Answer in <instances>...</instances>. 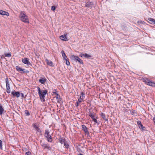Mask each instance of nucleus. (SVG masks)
<instances>
[{
  "label": "nucleus",
  "instance_id": "18",
  "mask_svg": "<svg viewBox=\"0 0 155 155\" xmlns=\"http://www.w3.org/2000/svg\"><path fill=\"white\" fill-rule=\"evenodd\" d=\"M0 14L3 15L8 16L9 14L8 12L0 10Z\"/></svg>",
  "mask_w": 155,
  "mask_h": 155
},
{
  "label": "nucleus",
  "instance_id": "30",
  "mask_svg": "<svg viewBox=\"0 0 155 155\" xmlns=\"http://www.w3.org/2000/svg\"><path fill=\"white\" fill-rule=\"evenodd\" d=\"M25 114L27 116H29L30 115V114L29 111L28 110H25Z\"/></svg>",
  "mask_w": 155,
  "mask_h": 155
},
{
  "label": "nucleus",
  "instance_id": "14",
  "mask_svg": "<svg viewBox=\"0 0 155 155\" xmlns=\"http://www.w3.org/2000/svg\"><path fill=\"white\" fill-rule=\"evenodd\" d=\"M67 34H64V35H61L60 37V38L62 41H67L68 40V39L67 38Z\"/></svg>",
  "mask_w": 155,
  "mask_h": 155
},
{
  "label": "nucleus",
  "instance_id": "6",
  "mask_svg": "<svg viewBox=\"0 0 155 155\" xmlns=\"http://www.w3.org/2000/svg\"><path fill=\"white\" fill-rule=\"evenodd\" d=\"M71 58L76 61H78L79 63L81 64H83L82 61L81 60V59H80L78 56L72 55L71 56Z\"/></svg>",
  "mask_w": 155,
  "mask_h": 155
},
{
  "label": "nucleus",
  "instance_id": "12",
  "mask_svg": "<svg viewBox=\"0 0 155 155\" xmlns=\"http://www.w3.org/2000/svg\"><path fill=\"white\" fill-rule=\"evenodd\" d=\"M137 124L139 126V127L140 129H141L142 131H144L145 130V127H144L143 126V125L141 124V123L140 121H137Z\"/></svg>",
  "mask_w": 155,
  "mask_h": 155
},
{
  "label": "nucleus",
  "instance_id": "13",
  "mask_svg": "<svg viewBox=\"0 0 155 155\" xmlns=\"http://www.w3.org/2000/svg\"><path fill=\"white\" fill-rule=\"evenodd\" d=\"M33 126L34 128L37 131V133H38L39 134H41V132L40 129L35 124H33Z\"/></svg>",
  "mask_w": 155,
  "mask_h": 155
},
{
  "label": "nucleus",
  "instance_id": "34",
  "mask_svg": "<svg viewBox=\"0 0 155 155\" xmlns=\"http://www.w3.org/2000/svg\"><path fill=\"white\" fill-rule=\"evenodd\" d=\"M56 7L55 6H52L51 7V10L53 11H54L55 10Z\"/></svg>",
  "mask_w": 155,
  "mask_h": 155
},
{
  "label": "nucleus",
  "instance_id": "27",
  "mask_svg": "<svg viewBox=\"0 0 155 155\" xmlns=\"http://www.w3.org/2000/svg\"><path fill=\"white\" fill-rule=\"evenodd\" d=\"M149 21H150V23L152 24L154 23V22L155 21V19H153V18H148Z\"/></svg>",
  "mask_w": 155,
  "mask_h": 155
},
{
  "label": "nucleus",
  "instance_id": "20",
  "mask_svg": "<svg viewBox=\"0 0 155 155\" xmlns=\"http://www.w3.org/2000/svg\"><path fill=\"white\" fill-rule=\"evenodd\" d=\"M69 141H66L64 143V147L66 148L67 150H68L69 148Z\"/></svg>",
  "mask_w": 155,
  "mask_h": 155
},
{
  "label": "nucleus",
  "instance_id": "21",
  "mask_svg": "<svg viewBox=\"0 0 155 155\" xmlns=\"http://www.w3.org/2000/svg\"><path fill=\"white\" fill-rule=\"evenodd\" d=\"M55 97L58 100V103H60L61 99L60 97V96L58 94H57V95L55 96Z\"/></svg>",
  "mask_w": 155,
  "mask_h": 155
},
{
  "label": "nucleus",
  "instance_id": "4",
  "mask_svg": "<svg viewBox=\"0 0 155 155\" xmlns=\"http://www.w3.org/2000/svg\"><path fill=\"white\" fill-rule=\"evenodd\" d=\"M143 81L147 85L153 87H155V83L149 80L147 78H143Z\"/></svg>",
  "mask_w": 155,
  "mask_h": 155
},
{
  "label": "nucleus",
  "instance_id": "22",
  "mask_svg": "<svg viewBox=\"0 0 155 155\" xmlns=\"http://www.w3.org/2000/svg\"><path fill=\"white\" fill-rule=\"evenodd\" d=\"M81 55V57H85L86 58H89L90 57H91V55L86 54H81V55Z\"/></svg>",
  "mask_w": 155,
  "mask_h": 155
},
{
  "label": "nucleus",
  "instance_id": "24",
  "mask_svg": "<svg viewBox=\"0 0 155 155\" xmlns=\"http://www.w3.org/2000/svg\"><path fill=\"white\" fill-rule=\"evenodd\" d=\"M101 115L103 119L105 120V121H108V119L106 118V116L104 114L102 113L101 114Z\"/></svg>",
  "mask_w": 155,
  "mask_h": 155
},
{
  "label": "nucleus",
  "instance_id": "25",
  "mask_svg": "<svg viewBox=\"0 0 155 155\" xmlns=\"http://www.w3.org/2000/svg\"><path fill=\"white\" fill-rule=\"evenodd\" d=\"M46 62H47V64L48 65H49L51 66H52V64H53V63L51 61H49L48 60L46 59Z\"/></svg>",
  "mask_w": 155,
  "mask_h": 155
},
{
  "label": "nucleus",
  "instance_id": "33",
  "mask_svg": "<svg viewBox=\"0 0 155 155\" xmlns=\"http://www.w3.org/2000/svg\"><path fill=\"white\" fill-rule=\"evenodd\" d=\"M65 60L66 61V64L67 65H70V63L69 61H68V60H67V59H66V60Z\"/></svg>",
  "mask_w": 155,
  "mask_h": 155
},
{
  "label": "nucleus",
  "instance_id": "5",
  "mask_svg": "<svg viewBox=\"0 0 155 155\" xmlns=\"http://www.w3.org/2000/svg\"><path fill=\"white\" fill-rule=\"evenodd\" d=\"M41 145L42 147L44 149H47L49 150H50L51 149L50 145L48 143H42V141L41 140L40 141Z\"/></svg>",
  "mask_w": 155,
  "mask_h": 155
},
{
  "label": "nucleus",
  "instance_id": "28",
  "mask_svg": "<svg viewBox=\"0 0 155 155\" xmlns=\"http://www.w3.org/2000/svg\"><path fill=\"white\" fill-rule=\"evenodd\" d=\"M130 113L132 115L134 116H136L137 115L136 112L134 110H131Z\"/></svg>",
  "mask_w": 155,
  "mask_h": 155
},
{
  "label": "nucleus",
  "instance_id": "23",
  "mask_svg": "<svg viewBox=\"0 0 155 155\" xmlns=\"http://www.w3.org/2000/svg\"><path fill=\"white\" fill-rule=\"evenodd\" d=\"M39 81L41 84H44L46 81V79L44 78H41Z\"/></svg>",
  "mask_w": 155,
  "mask_h": 155
},
{
  "label": "nucleus",
  "instance_id": "37",
  "mask_svg": "<svg viewBox=\"0 0 155 155\" xmlns=\"http://www.w3.org/2000/svg\"><path fill=\"white\" fill-rule=\"evenodd\" d=\"M31 153L29 151L25 153V155H31Z\"/></svg>",
  "mask_w": 155,
  "mask_h": 155
},
{
  "label": "nucleus",
  "instance_id": "19",
  "mask_svg": "<svg viewBox=\"0 0 155 155\" xmlns=\"http://www.w3.org/2000/svg\"><path fill=\"white\" fill-rule=\"evenodd\" d=\"M59 141L60 143L61 144H64V143L66 141L65 140L64 138L61 137H60L59 138Z\"/></svg>",
  "mask_w": 155,
  "mask_h": 155
},
{
  "label": "nucleus",
  "instance_id": "10",
  "mask_svg": "<svg viewBox=\"0 0 155 155\" xmlns=\"http://www.w3.org/2000/svg\"><path fill=\"white\" fill-rule=\"evenodd\" d=\"M82 130L84 131L86 134L87 135H89V133L88 130V129L87 127L84 125H82Z\"/></svg>",
  "mask_w": 155,
  "mask_h": 155
},
{
  "label": "nucleus",
  "instance_id": "31",
  "mask_svg": "<svg viewBox=\"0 0 155 155\" xmlns=\"http://www.w3.org/2000/svg\"><path fill=\"white\" fill-rule=\"evenodd\" d=\"M83 100V98H79L77 102H78L79 103H80V102L82 101Z\"/></svg>",
  "mask_w": 155,
  "mask_h": 155
},
{
  "label": "nucleus",
  "instance_id": "39",
  "mask_svg": "<svg viewBox=\"0 0 155 155\" xmlns=\"http://www.w3.org/2000/svg\"><path fill=\"white\" fill-rule=\"evenodd\" d=\"M80 103H79L78 102H77L76 103V106L77 107H78V106H79V104Z\"/></svg>",
  "mask_w": 155,
  "mask_h": 155
},
{
  "label": "nucleus",
  "instance_id": "35",
  "mask_svg": "<svg viewBox=\"0 0 155 155\" xmlns=\"http://www.w3.org/2000/svg\"><path fill=\"white\" fill-rule=\"evenodd\" d=\"M5 57H11V54L10 53H7L5 54Z\"/></svg>",
  "mask_w": 155,
  "mask_h": 155
},
{
  "label": "nucleus",
  "instance_id": "9",
  "mask_svg": "<svg viewBox=\"0 0 155 155\" xmlns=\"http://www.w3.org/2000/svg\"><path fill=\"white\" fill-rule=\"evenodd\" d=\"M12 94L14 97H20L21 93L19 91H16L15 90H14L12 92Z\"/></svg>",
  "mask_w": 155,
  "mask_h": 155
},
{
  "label": "nucleus",
  "instance_id": "2",
  "mask_svg": "<svg viewBox=\"0 0 155 155\" xmlns=\"http://www.w3.org/2000/svg\"><path fill=\"white\" fill-rule=\"evenodd\" d=\"M20 17L21 20L25 23H28L29 21L28 16L25 12H21L20 14Z\"/></svg>",
  "mask_w": 155,
  "mask_h": 155
},
{
  "label": "nucleus",
  "instance_id": "1",
  "mask_svg": "<svg viewBox=\"0 0 155 155\" xmlns=\"http://www.w3.org/2000/svg\"><path fill=\"white\" fill-rule=\"evenodd\" d=\"M37 88L40 99L41 100L42 102H44L45 101V95L47 94V91L46 90H41L38 87H37Z\"/></svg>",
  "mask_w": 155,
  "mask_h": 155
},
{
  "label": "nucleus",
  "instance_id": "41",
  "mask_svg": "<svg viewBox=\"0 0 155 155\" xmlns=\"http://www.w3.org/2000/svg\"><path fill=\"white\" fill-rule=\"evenodd\" d=\"M4 58V57L3 55H2L1 56V58L2 59Z\"/></svg>",
  "mask_w": 155,
  "mask_h": 155
},
{
  "label": "nucleus",
  "instance_id": "36",
  "mask_svg": "<svg viewBox=\"0 0 155 155\" xmlns=\"http://www.w3.org/2000/svg\"><path fill=\"white\" fill-rule=\"evenodd\" d=\"M53 93L54 94H55L56 95H57V94H58L57 92V91L55 89H54L53 90Z\"/></svg>",
  "mask_w": 155,
  "mask_h": 155
},
{
  "label": "nucleus",
  "instance_id": "32",
  "mask_svg": "<svg viewBox=\"0 0 155 155\" xmlns=\"http://www.w3.org/2000/svg\"><path fill=\"white\" fill-rule=\"evenodd\" d=\"M2 143L1 140H0V149H2Z\"/></svg>",
  "mask_w": 155,
  "mask_h": 155
},
{
  "label": "nucleus",
  "instance_id": "17",
  "mask_svg": "<svg viewBox=\"0 0 155 155\" xmlns=\"http://www.w3.org/2000/svg\"><path fill=\"white\" fill-rule=\"evenodd\" d=\"M89 116L91 117L92 119L96 123H97V121L96 119L94 117V114H93V113H90L89 114Z\"/></svg>",
  "mask_w": 155,
  "mask_h": 155
},
{
  "label": "nucleus",
  "instance_id": "3",
  "mask_svg": "<svg viewBox=\"0 0 155 155\" xmlns=\"http://www.w3.org/2000/svg\"><path fill=\"white\" fill-rule=\"evenodd\" d=\"M45 137L46 138L47 141L49 142H52V138L51 135L50 134V132L48 130H45Z\"/></svg>",
  "mask_w": 155,
  "mask_h": 155
},
{
  "label": "nucleus",
  "instance_id": "42",
  "mask_svg": "<svg viewBox=\"0 0 155 155\" xmlns=\"http://www.w3.org/2000/svg\"><path fill=\"white\" fill-rule=\"evenodd\" d=\"M79 155H83V154L81 153H80Z\"/></svg>",
  "mask_w": 155,
  "mask_h": 155
},
{
  "label": "nucleus",
  "instance_id": "40",
  "mask_svg": "<svg viewBox=\"0 0 155 155\" xmlns=\"http://www.w3.org/2000/svg\"><path fill=\"white\" fill-rule=\"evenodd\" d=\"M153 121L154 122V124L155 125V117H154L153 118Z\"/></svg>",
  "mask_w": 155,
  "mask_h": 155
},
{
  "label": "nucleus",
  "instance_id": "38",
  "mask_svg": "<svg viewBox=\"0 0 155 155\" xmlns=\"http://www.w3.org/2000/svg\"><path fill=\"white\" fill-rule=\"evenodd\" d=\"M20 95H21V97L22 98H25V97L24 95V94L23 93H21Z\"/></svg>",
  "mask_w": 155,
  "mask_h": 155
},
{
  "label": "nucleus",
  "instance_id": "15",
  "mask_svg": "<svg viewBox=\"0 0 155 155\" xmlns=\"http://www.w3.org/2000/svg\"><path fill=\"white\" fill-rule=\"evenodd\" d=\"M93 3L92 2H86L85 4V6L88 8H91L93 6Z\"/></svg>",
  "mask_w": 155,
  "mask_h": 155
},
{
  "label": "nucleus",
  "instance_id": "7",
  "mask_svg": "<svg viewBox=\"0 0 155 155\" xmlns=\"http://www.w3.org/2000/svg\"><path fill=\"white\" fill-rule=\"evenodd\" d=\"M15 68L17 71L20 72L21 73H27L29 72V71L27 70L22 69L18 66H16L15 67Z\"/></svg>",
  "mask_w": 155,
  "mask_h": 155
},
{
  "label": "nucleus",
  "instance_id": "11",
  "mask_svg": "<svg viewBox=\"0 0 155 155\" xmlns=\"http://www.w3.org/2000/svg\"><path fill=\"white\" fill-rule=\"evenodd\" d=\"M22 62L24 64H26L28 66L31 65V64L29 61V59L27 58H25L23 59Z\"/></svg>",
  "mask_w": 155,
  "mask_h": 155
},
{
  "label": "nucleus",
  "instance_id": "16",
  "mask_svg": "<svg viewBox=\"0 0 155 155\" xmlns=\"http://www.w3.org/2000/svg\"><path fill=\"white\" fill-rule=\"evenodd\" d=\"M6 112V111L4 110L2 105L0 104V115H2Z\"/></svg>",
  "mask_w": 155,
  "mask_h": 155
},
{
  "label": "nucleus",
  "instance_id": "26",
  "mask_svg": "<svg viewBox=\"0 0 155 155\" xmlns=\"http://www.w3.org/2000/svg\"><path fill=\"white\" fill-rule=\"evenodd\" d=\"M61 53L62 54V56L64 60H66V59H67V57L63 51L62 50L61 51Z\"/></svg>",
  "mask_w": 155,
  "mask_h": 155
},
{
  "label": "nucleus",
  "instance_id": "29",
  "mask_svg": "<svg viewBox=\"0 0 155 155\" xmlns=\"http://www.w3.org/2000/svg\"><path fill=\"white\" fill-rule=\"evenodd\" d=\"M84 92H82L80 94V98H83V100H84Z\"/></svg>",
  "mask_w": 155,
  "mask_h": 155
},
{
  "label": "nucleus",
  "instance_id": "8",
  "mask_svg": "<svg viewBox=\"0 0 155 155\" xmlns=\"http://www.w3.org/2000/svg\"><path fill=\"white\" fill-rule=\"evenodd\" d=\"M5 82L6 84V88H7V92L9 94L11 92L10 91V85L9 84V83L8 82V79L7 78H6L5 79Z\"/></svg>",
  "mask_w": 155,
  "mask_h": 155
}]
</instances>
